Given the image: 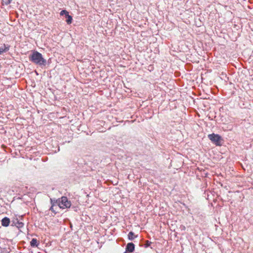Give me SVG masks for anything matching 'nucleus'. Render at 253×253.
I'll list each match as a JSON object with an SVG mask.
<instances>
[{
	"label": "nucleus",
	"instance_id": "1",
	"mask_svg": "<svg viewBox=\"0 0 253 253\" xmlns=\"http://www.w3.org/2000/svg\"><path fill=\"white\" fill-rule=\"evenodd\" d=\"M50 201L52 206L50 208V210L54 211V207L56 210L69 208L71 206V202L68 201L66 197H62L61 199L56 200L54 202L52 199H50Z\"/></svg>",
	"mask_w": 253,
	"mask_h": 253
},
{
	"label": "nucleus",
	"instance_id": "2",
	"mask_svg": "<svg viewBox=\"0 0 253 253\" xmlns=\"http://www.w3.org/2000/svg\"><path fill=\"white\" fill-rule=\"evenodd\" d=\"M29 59L33 63L41 67L45 66L46 64V59L43 58L41 53L37 51L32 52L29 56Z\"/></svg>",
	"mask_w": 253,
	"mask_h": 253
},
{
	"label": "nucleus",
	"instance_id": "3",
	"mask_svg": "<svg viewBox=\"0 0 253 253\" xmlns=\"http://www.w3.org/2000/svg\"><path fill=\"white\" fill-rule=\"evenodd\" d=\"M208 138L217 146L221 145V137L217 134L212 133L208 135Z\"/></svg>",
	"mask_w": 253,
	"mask_h": 253
},
{
	"label": "nucleus",
	"instance_id": "4",
	"mask_svg": "<svg viewBox=\"0 0 253 253\" xmlns=\"http://www.w3.org/2000/svg\"><path fill=\"white\" fill-rule=\"evenodd\" d=\"M24 225V223L20 221L17 218L14 219L11 221V226H16L18 229L23 227Z\"/></svg>",
	"mask_w": 253,
	"mask_h": 253
},
{
	"label": "nucleus",
	"instance_id": "5",
	"mask_svg": "<svg viewBox=\"0 0 253 253\" xmlns=\"http://www.w3.org/2000/svg\"><path fill=\"white\" fill-rule=\"evenodd\" d=\"M9 45L3 44L1 47H0V55L8 51L9 50Z\"/></svg>",
	"mask_w": 253,
	"mask_h": 253
},
{
	"label": "nucleus",
	"instance_id": "6",
	"mask_svg": "<svg viewBox=\"0 0 253 253\" xmlns=\"http://www.w3.org/2000/svg\"><path fill=\"white\" fill-rule=\"evenodd\" d=\"M135 246L134 244L132 243H129L127 244L126 250V251H128L129 253H132L134 250Z\"/></svg>",
	"mask_w": 253,
	"mask_h": 253
},
{
	"label": "nucleus",
	"instance_id": "7",
	"mask_svg": "<svg viewBox=\"0 0 253 253\" xmlns=\"http://www.w3.org/2000/svg\"><path fill=\"white\" fill-rule=\"evenodd\" d=\"M10 223V221L9 218L4 217L1 220V225L4 227H7L9 226Z\"/></svg>",
	"mask_w": 253,
	"mask_h": 253
},
{
	"label": "nucleus",
	"instance_id": "8",
	"mask_svg": "<svg viewBox=\"0 0 253 253\" xmlns=\"http://www.w3.org/2000/svg\"><path fill=\"white\" fill-rule=\"evenodd\" d=\"M30 245L32 247H37L38 245L37 240L35 238L32 239L30 242Z\"/></svg>",
	"mask_w": 253,
	"mask_h": 253
},
{
	"label": "nucleus",
	"instance_id": "9",
	"mask_svg": "<svg viewBox=\"0 0 253 253\" xmlns=\"http://www.w3.org/2000/svg\"><path fill=\"white\" fill-rule=\"evenodd\" d=\"M53 145V147L55 148L54 150H52V152H57L59 151V148L58 146V143L55 141L54 142V144H52Z\"/></svg>",
	"mask_w": 253,
	"mask_h": 253
},
{
	"label": "nucleus",
	"instance_id": "10",
	"mask_svg": "<svg viewBox=\"0 0 253 253\" xmlns=\"http://www.w3.org/2000/svg\"><path fill=\"white\" fill-rule=\"evenodd\" d=\"M137 236H135L134 233L130 231L128 234V239L129 240H133L135 238H136Z\"/></svg>",
	"mask_w": 253,
	"mask_h": 253
},
{
	"label": "nucleus",
	"instance_id": "11",
	"mask_svg": "<svg viewBox=\"0 0 253 253\" xmlns=\"http://www.w3.org/2000/svg\"><path fill=\"white\" fill-rule=\"evenodd\" d=\"M65 17L66 18V21L67 23L68 24H70L72 23V17L71 16L69 15L68 14Z\"/></svg>",
	"mask_w": 253,
	"mask_h": 253
},
{
	"label": "nucleus",
	"instance_id": "12",
	"mask_svg": "<svg viewBox=\"0 0 253 253\" xmlns=\"http://www.w3.org/2000/svg\"><path fill=\"white\" fill-rule=\"evenodd\" d=\"M12 0H2V3L3 5H7L9 4Z\"/></svg>",
	"mask_w": 253,
	"mask_h": 253
},
{
	"label": "nucleus",
	"instance_id": "13",
	"mask_svg": "<svg viewBox=\"0 0 253 253\" xmlns=\"http://www.w3.org/2000/svg\"><path fill=\"white\" fill-rule=\"evenodd\" d=\"M60 15H65V16H66L67 15H68L69 14L68 12L66 10H62L61 12H60Z\"/></svg>",
	"mask_w": 253,
	"mask_h": 253
},
{
	"label": "nucleus",
	"instance_id": "14",
	"mask_svg": "<svg viewBox=\"0 0 253 253\" xmlns=\"http://www.w3.org/2000/svg\"><path fill=\"white\" fill-rule=\"evenodd\" d=\"M58 210H59V209H57V210H56L55 208L54 207V211H53V210H51V211H52L54 213H56V212H58Z\"/></svg>",
	"mask_w": 253,
	"mask_h": 253
},
{
	"label": "nucleus",
	"instance_id": "15",
	"mask_svg": "<svg viewBox=\"0 0 253 253\" xmlns=\"http://www.w3.org/2000/svg\"><path fill=\"white\" fill-rule=\"evenodd\" d=\"M124 253H129V252H128V251H126H126H125Z\"/></svg>",
	"mask_w": 253,
	"mask_h": 253
}]
</instances>
